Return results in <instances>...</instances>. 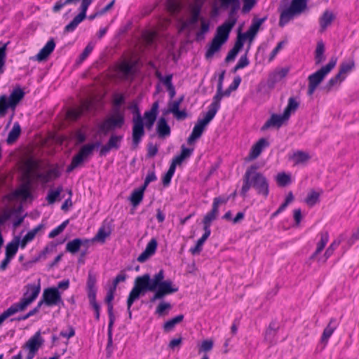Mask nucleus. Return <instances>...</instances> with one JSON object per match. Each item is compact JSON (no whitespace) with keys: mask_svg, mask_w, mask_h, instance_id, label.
Returning a JSON list of instances; mask_svg holds the SVG:
<instances>
[{"mask_svg":"<svg viewBox=\"0 0 359 359\" xmlns=\"http://www.w3.org/2000/svg\"><path fill=\"white\" fill-rule=\"evenodd\" d=\"M164 278L163 269H161L152 278L149 273H145L135 278L134 287L144 294L147 291L154 292V295L149 299L151 303H154L156 300L162 299L165 296L179 290V287L173 283L172 280H164Z\"/></svg>","mask_w":359,"mask_h":359,"instance_id":"1","label":"nucleus"},{"mask_svg":"<svg viewBox=\"0 0 359 359\" xmlns=\"http://www.w3.org/2000/svg\"><path fill=\"white\" fill-rule=\"evenodd\" d=\"M256 164L250 165L243 176V185L240 195L245 198L249 190L252 188L257 194L266 198L269 194V182L264 174L257 171Z\"/></svg>","mask_w":359,"mask_h":359,"instance_id":"2","label":"nucleus"},{"mask_svg":"<svg viewBox=\"0 0 359 359\" xmlns=\"http://www.w3.org/2000/svg\"><path fill=\"white\" fill-rule=\"evenodd\" d=\"M128 109L134 115L132 128V145L135 149L138 147L142 141V137L144 135V121L137 102H133L128 106Z\"/></svg>","mask_w":359,"mask_h":359,"instance_id":"3","label":"nucleus"},{"mask_svg":"<svg viewBox=\"0 0 359 359\" xmlns=\"http://www.w3.org/2000/svg\"><path fill=\"white\" fill-rule=\"evenodd\" d=\"M125 124V116L123 112L117 111L106 118L97 126V133L107 135L110 132L121 128Z\"/></svg>","mask_w":359,"mask_h":359,"instance_id":"4","label":"nucleus"},{"mask_svg":"<svg viewBox=\"0 0 359 359\" xmlns=\"http://www.w3.org/2000/svg\"><path fill=\"white\" fill-rule=\"evenodd\" d=\"M307 4L308 0H292L290 6L280 13L279 26L284 27L295 15H300L307 8Z\"/></svg>","mask_w":359,"mask_h":359,"instance_id":"5","label":"nucleus"},{"mask_svg":"<svg viewBox=\"0 0 359 359\" xmlns=\"http://www.w3.org/2000/svg\"><path fill=\"white\" fill-rule=\"evenodd\" d=\"M96 276L91 271H88V279L86 283L88 298L89 299V304L95 311V317L96 320H100V306L96 301Z\"/></svg>","mask_w":359,"mask_h":359,"instance_id":"6","label":"nucleus"},{"mask_svg":"<svg viewBox=\"0 0 359 359\" xmlns=\"http://www.w3.org/2000/svg\"><path fill=\"white\" fill-rule=\"evenodd\" d=\"M215 115L216 114L208 108L204 118L198 120L191 133L187 138V143L189 144H192L196 140L201 137L206 126L214 118Z\"/></svg>","mask_w":359,"mask_h":359,"instance_id":"7","label":"nucleus"},{"mask_svg":"<svg viewBox=\"0 0 359 359\" xmlns=\"http://www.w3.org/2000/svg\"><path fill=\"white\" fill-rule=\"evenodd\" d=\"M337 62V57L335 56L332 57L326 65L323 66L316 72L309 76V83L318 87L324 80L326 75L328 74L335 67Z\"/></svg>","mask_w":359,"mask_h":359,"instance_id":"8","label":"nucleus"},{"mask_svg":"<svg viewBox=\"0 0 359 359\" xmlns=\"http://www.w3.org/2000/svg\"><path fill=\"white\" fill-rule=\"evenodd\" d=\"M93 0H81V5L79 8V13L76 15L73 20L64 28L65 33L74 32L78 25L86 18V12Z\"/></svg>","mask_w":359,"mask_h":359,"instance_id":"9","label":"nucleus"},{"mask_svg":"<svg viewBox=\"0 0 359 359\" xmlns=\"http://www.w3.org/2000/svg\"><path fill=\"white\" fill-rule=\"evenodd\" d=\"M42 297L47 306L64 305L61 292L60 290H57V288H55V287L44 289Z\"/></svg>","mask_w":359,"mask_h":359,"instance_id":"10","label":"nucleus"},{"mask_svg":"<svg viewBox=\"0 0 359 359\" xmlns=\"http://www.w3.org/2000/svg\"><path fill=\"white\" fill-rule=\"evenodd\" d=\"M41 291L40 280L37 284H27L26 285V291L23 297L20 299L22 303L27 307L31 304L38 297Z\"/></svg>","mask_w":359,"mask_h":359,"instance_id":"11","label":"nucleus"},{"mask_svg":"<svg viewBox=\"0 0 359 359\" xmlns=\"http://www.w3.org/2000/svg\"><path fill=\"white\" fill-rule=\"evenodd\" d=\"M266 18V17H264L262 18L254 19L248 30L245 33L239 32L237 38L241 39L243 43L247 39L252 41L257 34L260 26L264 22H265Z\"/></svg>","mask_w":359,"mask_h":359,"instance_id":"12","label":"nucleus"},{"mask_svg":"<svg viewBox=\"0 0 359 359\" xmlns=\"http://www.w3.org/2000/svg\"><path fill=\"white\" fill-rule=\"evenodd\" d=\"M123 138V135H117L111 134L109 138L108 142L102 146L100 150V156H106L111 149L118 150L121 147V142Z\"/></svg>","mask_w":359,"mask_h":359,"instance_id":"13","label":"nucleus"},{"mask_svg":"<svg viewBox=\"0 0 359 359\" xmlns=\"http://www.w3.org/2000/svg\"><path fill=\"white\" fill-rule=\"evenodd\" d=\"M235 25V19L231 21H225L222 25L217 28L216 34L214 39H217V40L221 41L222 43H225L229 38V33Z\"/></svg>","mask_w":359,"mask_h":359,"instance_id":"14","label":"nucleus"},{"mask_svg":"<svg viewBox=\"0 0 359 359\" xmlns=\"http://www.w3.org/2000/svg\"><path fill=\"white\" fill-rule=\"evenodd\" d=\"M220 6L223 9H226L230 7L229 12V18L226 21H231L233 19L237 22L236 14L241 6L240 0H219Z\"/></svg>","mask_w":359,"mask_h":359,"instance_id":"15","label":"nucleus"},{"mask_svg":"<svg viewBox=\"0 0 359 359\" xmlns=\"http://www.w3.org/2000/svg\"><path fill=\"white\" fill-rule=\"evenodd\" d=\"M30 188L31 182L30 181H27L22 184L18 189L11 193L10 198H21L23 201L32 198V194L31 193Z\"/></svg>","mask_w":359,"mask_h":359,"instance_id":"16","label":"nucleus"},{"mask_svg":"<svg viewBox=\"0 0 359 359\" xmlns=\"http://www.w3.org/2000/svg\"><path fill=\"white\" fill-rule=\"evenodd\" d=\"M290 72V68L287 67L277 69L269 74L267 79V85L270 88H273L275 84L287 76Z\"/></svg>","mask_w":359,"mask_h":359,"instance_id":"17","label":"nucleus"},{"mask_svg":"<svg viewBox=\"0 0 359 359\" xmlns=\"http://www.w3.org/2000/svg\"><path fill=\"white\" fill-rule=\"evenodd\" d=\"M222 88L223 86L220 87V91L217 88V92L212 98V102L208 107V108L215 114H217V111L220 108V102L222 97L230 96L231 93L233 91L229 87H228L225 90H223Z\"/></svg>","mask_w":359,"mask_h":359,"instance_id":"18","label":"nucleus"},{"mask_svg":"<svg viewBox=\"0 0 359 359\" xmlns=\"http://www.w3.org/2000/svg\"><path fill=\"white\" fill-rule=\"evenodd\" d=\"M288 119L287 117H285L284 113H283V114H273L262 126L261 130H266L271 127L279 128L283 125L284 122Z\"/></svg>","mask_w":359,"mask_h":359,"instance_id":"19","label":"nucleus"},{"mask_svg":"<svg viewBox=\"0 0 359 359\" xmlns=\"http://www.w3.org/2000/svg\"><path fill=\"white\" fill-rule=\"evenodd\" d=\"M41 332L37 331L29 340L22 346L23 349L32 350L38 352L39 349L43 345L44 339L41 336Z\"/></svg>","mask_w":359,"mask_h":359,"instance_id":"20","label":"nucleus"},{"mask_svg":"<svg viewBox=\"0 0 359 359\" xmlns=\"http://www.w3.org/2000/svg\"><path fill=\"white\" fill-rule=\"evenodd\" d=\"M55 48V42L53 38L50 39L46 45L39 50V52L34 57V59L42 62L45 61L48 56L53 53Z\"/></svg>","mask_w":359,"mask_h":359,"instance_id":"21","label":"nucleus"},{"mask_svg":"<svg viewBox=\"0 0 359 359\" xmlns=\"http://www.w3.org/2000/svg\"><path fill=\"white\" fill-rule=\"evenodd\" d=\"M112 229L110 223L104 221L102 225L99 228L96 235L93 238L92 241H99L102 243H105L106 238L111 233Z\"/></svg>","mask_w":359,"mask_h":359,"instance_id":"22","label":"nucleus"},{"mask_svg":"<svg viewBox=\"0 0 359 359\" xmlns=\"http://www.w3.org/2000/svg\"><path fill=\"white\" fill-rule=\"evenodd\" d=\"M269 146V142L266 138L259 139L251 148L249 154L250 159L257 158L263 149Z\"/></svg>","mask_w":359,"mask_h":359,"instance_id":"23","label":"nucleus"},{"mask_svg":"<svg viewBox=\"0 0 359 359\" xmlns=\"http://www.w3.org/2000/svg\"><path fill=\"white\" fill-rule=\"evenodd\" d=\"M156 133L159 138H165L170 136L171 129L165 117H161L156 124Z\"/></svg>","mask_w":359,"mask_h":359,"instance_id":"24","label":"nucleus"},{"mask_svg":"<svg viewBox=\"0 0 359 359\" xmlns=\"http://www.w3.org/2000/svg\"><path fill=\"white\" fill-rule=\"evenodd\" d=\"M218 214L219 210L216 209V205H212L211 210L204 216L203 219L204 231H210V233H211L210 226L212 222L216 219Z\"/></svg>","mask_w":359,"mask_h":359,"instance_id":"25","label":"nucleus"},{"mask_svg":"<svg viewBox=\"0 0 359 359\" xmlns=\"http://www.w3.org/2000/svg\"><path fill=\"white\" fill-rule=\"evenodd\" d=\"M338 326V323H337V320L335 318H331L328 325L324 329L320 341L322 343L326 344L332 335L334 330L337 329Z\"/></svg>","mask_w":359,"mask_h":359,"instance_id":"26","label":"nucleus"},{"mask_svg":"<svg viewBox=\"0 0 359 359\" xmlns=\"http://www.w3.org/2000/svg\"><path fill=\"white\" fill-rule=\"evenodd\" d=\"M25 91L20 86L15 87L8 97L11 104L15 109L19 102L24 98Z\"/></svg>","mask_w":359,"mask_h":359,"instance_id":"27","label":"nucleus"},{"mask_svg":"<svg viewBox=\"0 0 359 359\" xmlns=\"http://www.w3.org/2000/svg\"><path fill=\"white\" fill-rule=\"evenodd\" d=\"M334 15L330 11L326 10L323 12L319 18V23L320 26V32H323L328 26H330L334 20Z\"/></svg>","mask_w":359,"mask_h":359,"instance_id":"28","label":"nucleus"},{"mask_svg":"<svg viewBox=\"0 0 359 359\" xmlns=\"http://www.w3.org/2000/svg\"><path fill=\"white\" fill-rule=\"evenodd\" d=\"M202 9L201 4H196L191 9V17L187 20V22L184 23V27H187L190 25H195L198 22V20L201 21V13Z\"/></svg>","mask_w":359,"mask_h":359,"instance_id":"29","label":"nucleus"},{"mask_svg":"<svg viewBox=\"0 0 359 359\" xmlns=\"http://www.w3.org/2000/svg\"><path fill=\"white\" fill-rule=\"evenodd\" d=\"M224 43H222L221 41L217 40V39H212L211 42L210 43L208 48L205 52V57L206 60L211 59L214 54L221 49L222 46Z\"/></svg>","mask_w":359,"mask_h":359,"instance_id":"30","label":"nucleus"},{"mask_svg":"<svg viewBox=\"0 0 359 359\" xmlns=\"http://www.w3.org/2000/svg\"><path fill=\"white\" fill-rule=\"evenodd\" d=\"M320 240L317 243V248L315 252L311 255L310 259H313L316 257V256L322 252V250L325 248L326 244L329 241V233L327 231H322L320 233Z\"/></svg>","mask_w":359,"mask_h":359,"instance_id":"31","label":"nucleus"},{"mask_svg":"<svg viewBox=\"0 0 359 359\" xmlns=\"http://www.w3.org/2000/svg\"><path fill=\"white\" fill-rule=\"evenodd\" d=\"M21 127L18 122H15L11 131L8 133L6 142L8 144H12L17 141L21 134Z\"/></svg>","mask_w":359,"mask_h":359,"instance_id":"32","label":"nucleus"},{"mask_svg":"<svg viewBox=\"0 0 359 359\" xmlns=\"http://www.w3.org/2000/svg\"><path fill=\"white\" fill-rule=\"evenodd\" d=\"M243 45L244 43H243V41H241V39H238L237 38L233 47L228 53L225 58V62H229L231 61H233L238 55V53L240 52V50L243 48Z\"/></svg>","mask_w":359,"mask_h":359,"instance_id":"33","label":"nucleus"},{"mask_svg":"<svg viewBox=\"0 0 359 359\" xmlns=\"http://www.w3.org/2000/svg\"><path fill=\"white\" fill-rule=\"evenodd\" d=\"M325 44L324 43L320 41L317 43L316 48L315 50V64L316 65H318L321 64L323 61L325 60Z\"/></svg>","mask_w":359,"mask_h":359,"instance_id":"34","label":"nucleus"},{"mask_svg":"<svg viewBox=\"0 0 359 359\" xmlns=\"http://www.w3.org/2000/svg\"><path fill=\"white\" fill-rule=\"evenodd\" d=\"M210 233V231H204L203 236L196 241V245L190 248L189 252L194 255H199L203 250V245Z\"/></svg>","mask_w":359,"mask_h":359,"instance_id":"35","label":"nucleus"},{"mask_svg":"<svg viewBox=\"0 0 359 359\" xmlns=\"http://www.w3.org/2000/svg\"><path fill=\"white\" fill-rule=\"evenodd\" d=\"M26 308H27V306L20 300L19 302L12 304L9 308H8L2 313L6 319L7 318L10 317L11 316H12L19 311H24Z\"/></svg>","mask_w":359,"mask_h":359,"instance_id":"36","label":"nucleus"},{"mask_svg":"<svg viewBox=\"0 0 359 359\" xmlns=\"http://www.w3.org/2000/svg\"><path fill=\"white\" fill-rule=\"evenodd\" d=\"M26 308H27V306L20 300L19 302L12 304L9 308H8L2 313L6 319L7 318L10 317L11 316H12L19 311H24Z\"/></svg>","mask_w":359,"mask_h":359,"instance_id":"37","label":"nucleus"},{"mask_svg":"<svg viewBox=\"0 0 359 359\" xmlns=\"http://www.w3.org/2000/svg\"><path fill=\"white\" fill-rule=\"evenodd\" d=\"M11 109L13 111L15 109L11 104L8 96L6 95H0V117H4L7 113L8 109Z\"/></svg>","mask_w":359,"mask_h":359,"instance_id":"38","label":"nucleus"},{"mask_svg":"<svg viewBox=\"0 0 359 359\" xmlns=\"http://www.w3.org/2000/svg\"><path fill=\"white\" fill-rule=\"evenodd\" d=\"M184 319V315L180 314L178 316H176L175 317L167 320L163 326V330L165 332H169L172 331L175 326L182 322Z\"/></svg>","mask_w":359,"mask_h":359,"instance_id":"39","label":"nucleus"},{"mask_svg":"<svg viewBox=\"0 0 359 359\" xmlns=\"http://www.w3.org/2000/svg\"><path fill=\"white\" fill-rule=\"evenodd\" d=\"M81 243V238H76L67 243L65 250L67 252L74 255L80 250Z\"/></svg>","mask_w":359,"mask_h":359,"instance_id":"40","label":"nucleus"},{"mask_svg":"<svg viewBox=\"0 0 359 359\" xmlns=\"http://www.w3.org/2000/svg\"><path fill=\"white\" fill-rule=\"evenodd\" d=\"M194 149L187 148L184 144L181 147V152L175 156L172 160L180 165L183 161L189 158L193 153Z\"/></svg>","mask_w":359,"mask_h":359,"instance_id":"41","label":"nucleus"},{"mask_svg":"<svg viewBox=\"0 0 359 359\" xmlns=\"http://www.w3.org/2000/svg\"><path fill=\"white\" fill-rule=\"evenodd\" d=\"M299 106V102L296 100L294 97H290L288 99L287 107L285 108L283 113L285 117L290 118L291 113L295 111Z\"/></svg>","mask_w":359,"mask_h":359,"instance_id":"42","label":"nucleus"},{"mask_svg":"<svg viewBox=\"0 0 359 359\" xmlns=\"http://www.w3.org/2000/svg\"><path fill=\"white\" fill-rule=\"evenodd\" d=\"M309 158V154L302 151H297L290 157V159H292L295 164L304 163L308 161Z\"/></svg>","mask_w":359,"mask_h":359,"instance_id":"43","label":"nucleus"},{"mask_svg":"<svg viewBox=\"0 0 359 359\" xmlns=\"http://www.w3.org/2000/svg\"><path fill=\"white\" fill-rule=\"evenodd\" d=\"M101 145V142L97 141L92 144H88L81 147L79 154L84 158L90 155L93 149L96 147H99Z\"/></svg>","mask_w":359,"mask_h":359,"instance_id":"44","label":"nucleus"},{"mask_svg":"<svg viewBox=\"0 0 359 359\" xmlns=\"http://www.w3.org/2000/svg\"><path fill=\"white\" fill-rule=\"evenodd\" d=\"M276 180L279 187H284L291 183V176L284 172H279L276 176Z\"/></svg>","mask_w":359,"mask_h":359,"instance_id":"45","label":"nucleus"},{"mask_svg":"<svg viewBox=\"0 0 359 359\" xmlns=\"http://www.w3.org/2000/svg\"><path fill=\"white\" fill-rule=\"evenodd\" d=\"M126 102V97L123 93H114L113 95V112H116L120 110V107Z\"/></svg>","mask_w":359,"mask_h":359,"instance_id":"46","label":"nucleus"},{"mask_svg":"<svg viewBox=\"0 0 359 359\" xmlns=\"http://www.w3.org/2000/svg\"><path fill=\"white\" fill-rule=\"evenodd\" d=\"M135 66V62L131 63V62H123L120 65V71L126 77H128L130 75L134 74Z\"/></svg>","mask_w":359,"mask_h":359,"instance_id":"47","label":"nucleus"},{"mask_svg":"<svg viewBox=\"0 0 359 359\" xmlns=\"http://www.w3.org/2000/svg\"><path fill=\"white\" fill-rule=\"evenodd\" d=\"M18 250V243H15L14 241L9 242L6 246L5 256L13 259Z\"/></svg>","mask_w":359,"mask_h":359,"instance_id":"48","label":"nucleus"},{"mask_svg":"<svg viewBox=\"0 0 359 359\" xmlns=\"http://www.w3.org/2000/svg\"><path fill=\"white\" fill-rule=\"evenodd\" d=\"M62 190L63 188L62 186H59L55 190H50L46 196L48 204H53L60 196Z\"/></svg>","mask_w":359,"mask_h":359,"instance_id":"49","label":"nucleus"},{"mask_svg":"<svg viewBox=\"0 0 359 359\" xmlns=\"http://www.w3.org/2000/svg\"><path fill=\"white\" fill-rule=\"evenodd\" d=\"M144 294L142 292L138 290L137 288L134 287L132 289V290L130 292L129 295L127 299V306H128L129 308H131L133 304L140 297Z\"/></svg>","mask_w":359,"mask_h":359,"instance_id":"50","label":"nucleus"},{"mask_svg":"<svg viewBox=\"0 0 359 359\" xmlns=\"http://www.w3.org/2000/svg\"><path fill=\"white\" fill-rule=\"evenodd\" d=\"M143 197H144V194L142 192H141V191L135 189L132 192V194L130 196V201L131 202V204L134 207L138 205L142 201Z\"/></svg>","mask_w":359,"mask_h":359,"instance_id":"51","label":"nucleus"},{"mask_svg":"<svg viewBox=\"0 0 359 359\" xmlns=\"http://www.w3.org/2000/svg\"><path fill=\"white\" fill-rule=\"evenodd\" d=\"M69 222V219L65 220L62 224L53 229L48 234V238H53L61 233Z\"/></svg>","mask_w":359,"mask_h":359,"instance_id":"52","label":"nucleus"},{"mask_svg":"<svg viewBox=\"0 0 359 359\" xmlns=\"http://www.w3.org/2000/svg\"><path fill=\"white\" fill-rule=\"evenodd\" d=\"M320 194L314 190L310 191L306 198L305 202L310 206L314 205L319 200Z\"/></svg>","mask_w":359,"mask_h":359,"instance_id":"53","label":"nucleus"},{"mask_svg":"<svg viewBox=\"0 0 359 359\" xmlns=\"http://www.w3.org/2000/svg\"><path fill=\"white\" fill-rule=\"evenodd\" d=\"M355 67V62L353 60H349L348 62H344L341 63L339 66V71L343 74H346L350 72Z\"/></svg>","mask_w":359,"mask_h":359,"instance_id":"54","label":"nucleus"},{"mask_svg":"<svg viewBox=\"0 0 359 359\" xmlns=\"http://www.w3.org/2000/svg\"><path fill=\"white\" fill-rule=\"evenodd\" d=\"M156 116L144 113V118L145 122L144 123V127L145 126L147 129L151 130L156 120Z\"/></svg>","mask_w":359,"mask_h":359,"instance_id":"55","label":"nucleus"},{"mask_svg":"<svg viewBox=\"0 0 359 359\" xmlns=\"http://www.w3.org/2000/svg\"><path fill=\"white\" fill-rule=\"evenodd\" d=\"M47 175H48V177L50 181L56 180L59 178L61 175V171L58 165H55V166L46 172Z\"/></svg>","mask_w":359,"mask_h":359,"instance_id":"56","label":"nucleus"},{"mask_svg":"<svg viewBox=\"0 0 359 359\" xmlns=\"http://www.w3.org/2000/svg\"><path fill=\"white\" fill-rule=\"evenodd\" d=\"M57 245V243H55L54 242H50L48 245H46V247L43 248V250L39 253L41 255V257L43 258V259H46L47 255L50 252H53L56 246Z\"/></svg>","mask_w":359,"mask_h":359,"instance_id":"57","label":"nucleus"},{"mask_svg":"<svg viewBox=\"0 0 359 359\" xmlns=\"http://www.w3.org/2000/svg\"><path fill=\"white\" fill-rule=\"evenodd\" d=\"M276 334L277 332L266 330L264 334V339L271 346L276 343L275 338Z\"/></svg>","mask_w":359,"mask_h":359,"instance_id":"58","label":"nucleus"},{"mask_svg":"<svg viewBox=\"0 0 359 359\" xmlns=\"http://www.w3.org/2000/svg\"><path fill=\"white\" fill-rule=\"evenodd\" d=\"M158 245L157 241L155 238H152L147 245L146 248L144 249L149 255L151 256L153 255L156 250Z\"/></svg>","mask_w":359,"mask_h":359,"instance_id":"59","label":"nucleus"},{"mask_svg":"<svg viewBox=\"0 0 359 359\" xmlns=\"http://www.w3.org/2000/svg\"><path fill=\"white\" fill-rule=\"evenodd\" d=\"M93 48H94V45L92 43L90 42V43H88V45L86 46V48H84L83 52L79 55V60H80V62H83V60H85L88 57L89 54L93 50Z\"/></svg>","mask_w":359,"mask_h":359,"instance_id":"60","label":"nucleus"},{"mask_svg":"<svg viewBox=\"0 0 359 359\" xmlns=\"http://www.w3.org/2000/svg\"><path fill=\"white\" fill-rule=\"evenodd\" d=\"M340 243V241H334L330 244V245L327 248L324 253L325 260L327 259L333 254L336 247L338 246Z\"/></svg>","mask_w":359,"mask_h":359,"instance_id":"61","label":"nucleus"},{"mask_svg":"<svg viewBox=\"0 0 359 359\" xmlns=\"http://www.w3.org/2000/svg\"><path fill=\"white\" fill-rule=\"evenodd\" d=\"M126 278H127V275L126 274V273H124L123 271H121L120 273H118L114 278V279L113 280V284L110 287L112 288L113 290H116L117 285L120 282H124L126 280Z\"/></svg>","mask_w":359,"mask_h":359,"instance_id":"62","label":"nucleus"},{"mask_svg":"<svg viewBox=\"0 0 359 359\" xmlns=\"http://www.w3.org/2000/svg\"><path fill=\"white\" fill-rule=\"evenodd\" d=\"M158 151V148L157 145H154L152 142H149L147 144V156L148 158H152L155 156Z\"/></svg>","mask_w":359,"mask_h":359,"instance_id":"63","label":"nucleus"},{"mask_svg":"<svg viewBox=\"0 0 359 359\" xmlns=\"http://www.w3.org/2000/svg\"><path fill=\"white\" fill-rule=\"evenodd\" d=\"M294 201V196L292 191H290L287 195L286 196V198L285 199L284 203H283L279 206V210H281L282 212L285 210V208L287 207V205Z\"/></svg>","mask_w":359,"mask_h":359,"instance_id":"64","label":"nucleus"}]
</instances>
